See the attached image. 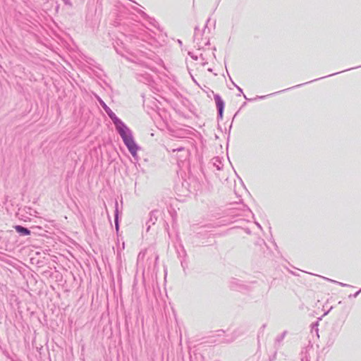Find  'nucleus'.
<instances>
[{"mask_svg": "<svg viewBox=\"0 0 361 361\" xmlns=\"http://www.w3.org/2000/svg\"><path fill=\"white\" fill-rule=\"evenodd\" d=\"M111 119L121 138L130 134L128 128L124 124V123L121 119H119L116 116L111 117Z\"/></svg>", "mask_w": 361, "mask_h": 361, "instance_id": "f03ea898", "label": "nucleus"}, {"mask_svg": "<svg viewBox=\"0 0 361 361\" xmlns=\"http://www.w3.org/2000/svg\"><path fill=\"white\" fill-rule=\"evenodd\" d=\"M109 116L111 118V117H114L116 116L114 114H113V115L109 114Z\"/></svg>", "mask_w": 361, "mask_h": 361, "instance_id": "39448f33", "label": "nucleus"}, {"mask_svg": "<svg viewBox=\"0 0 361 361\" xmlns=\"http://www.w3.org/2000/svg\"><path fill=\"white\" fill-rule=\"evenodd\" d=\"M15 229L18 233H21L24 235H27L30 233V231L28 229H27L26 228H24L21 226H16L15 227Z\"/></svg>", "mask_w": 361, "mask_h": 361, "instance_id": "20e7f679", "label": "nucleus"}, {"mask_svg": "<svg viewBox=\"0 0 361 361\" xmlns=\"http://www.w3.org/2000/svg\"><path fill=\"white\" fill-rule=\"evenodd\" d=\"M214 100L216 104V106L219 109V113L221 116H222L223 111H224V101L221 99V98L219 95H216L214 97Z\"/></svg>", "mask_w": 361, "mask_h": 361, "instance_id": "7ed1b4c3", "label": "nucleus"}, {"mask_svg": "<svg viewBox=\"0 0 361 361\" xmlns=\"http://www.w3.org/2000/svg\"><path fill=\"white\" fill-rule=\"evenodd\" d=\"M122 140L125 145H126L128 149L130 152V154L135 157L137 155V152L138 150V147L137 144L135 143L131 133L122 137Z\"/></svg>", "mask_w": 361, "mask_h": 361, "instance_id": "f257e3e1", "label": "nucleus"}]
</instances>
